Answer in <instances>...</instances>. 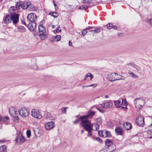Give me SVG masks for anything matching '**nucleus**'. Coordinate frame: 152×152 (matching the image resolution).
I'll use <instances>...</instances> for the list:
<instances>
[{
	"label": "nucleus",
	"instance_id": "14",
	"mask_svg": "<svg viewBox=\"0 0 152 152\" xmlns=\"http://www.w3.org/2000/svg\"><path fill=\"white\" fill-rule=\"evenodd\" d=\"M36 26V23L35 22H30L26 27L30 31H33L35 29Z\"/></svg>",
	"mask_w": 152,
	"mask_h": 152
},
{
	"label": "nucleus",
	"instance_id": "44",
	"mask_svg": "<svg viewBox=\"0 0 152 152\" xmlns=\"http://www.w3.org/2000/svg\"><path fill=\"white\" fill-rule=\"evenodd\" d=\"M112 24L111 23H109L107 25V27L108 29H110L112 28Z\"/></svg>",
	"mask_w": 152,
	"mask_h": 152
},
{
	"label": "nucleus",
	"instance_id": "11",
	"mask_svg": "<svg viewBox=\"0 0 152 152\" xmlns=\"http://www.w3.org/2000/svg\"><path fill=\"white\" fill-rule=\"evenodd\" d=\"M117 75L118 76V74L116 73H112L110 74H108L107 78L109 81L113 82L115 80Z\"/></svg>",
	"mask_w": 152,
	"mask_h": 152
},
{
	"label": "nucleus",
	"instance_id": "30",
	"mask_svg": "<svg viewBox=\"0 0 152 152\" xmlns=\"http://www.w3.org/2000/svg\"><path fill=\"white\" fill-rule=\"evenodd\" d=\"M107 125L108 127L111 128L113 126L114 124L111 121H109L107 122Z\"/></svg>",
	"mask_w": 152,
	"mask_h": 152
},
{
	"label": "nucleus",
	"instance_id": "22",
	"mask_svg": "<svg viewBox=\"0 0 152 152\" xmlns=\"http://www.w3.org/2000/svg\"><path fill=\"white\" fill-rule=\"evenodd\" d=\"M29 6L28 7L29 8L30 10L31 11H36L37 8L33 5L31 4L30 1H29Z\"/></svg>",
	"mask_w": 152,
	"mask_h": 152
},
{
	"label": "nucleus",
	"instance_id": "45",
	"mask_svg": "<svg viewBox=\"0 0 152 152\" xmlns=\"http://www.w3.org/2000/svg\"><path fill=\"white\" fill-rule=\"evenodd\" d=\"M61 31V29L59 26H58L56 29V31L57 33Z\"/></svg>",
	"mask_w": 152,
	"mask_h": 152
},
{
	"label": "nucleus",
	"instance_id": "5",
	"mask_svg": "<svg viewBox=\"0 0 152 152\" xmlns=\"http://www.w3.org/2000/svg\"><path fill=\"white\" fill-rule=\"evenodd\" d=\"M89 123H83L82 125V127L84 129L88 132L87 136L88 137L92 136L91 131L93 130V128H92L91 126L89 125Z\"/></svg>",
	"mask_w": 152,
	"mask_h": 152
},
{
	"label": "nucleus",
	"instance_id": "53",
	"mask_svg": "<svg viewBox=\"0 0 152 152\" xmlns=\"http://www.w3.org/2000/svg\"><path fill=\"white\" fill-rule=\"evenodd\" d=\"M19 135L18 134L17 135V136L15 140V142L17 143H18V140L19 139Z\"/></svg>",
	"mask_w": 152,
	"mask_h": 152
},
{
	"label": "nucleus",
	"instance_id": "16",
	"mask_svg": "<svg viewBox=\"0 0 152 152\" xmlns=\"http://www.w3.org/2000/svg\"><path fill=\"white\" fill-rule=\"evenodd\" d=\"M123 127L126 130H129L131 129L132 127V124L130 123L125 122L123 124Z\"/></svg>",
	"mask_w": 152,
	"mask_h": 152
},
{
	"label": "nucleus",
	"instance_id": "19",
	"mask_svg": "<svg viewBox=\"0 0 152 152\" xmlns=\"http://www.w3.org/2000/svg\"><path fill=\"white\" fill-rule=\"evenodd\" d=\"M82 117V116H80V117L78 119H76L75 121H73V123L74 124H76V123H78L79 121H80L81 122V124L82 126V125H83V123H86L87 121L85 120L84 119H81V118Z\"/></svg>",
	"mask_w": 152,
	"mask_h": 152
},
{
	"label": "nucleus",
	"instance_id": "41",
	"mask_svg": "<svg viewBox=\"0 0 152 152\" xmlns=\"http://www.w3.org/2000/svg\"><path fill=\"white\" fill-rule=\"evenodd\" d=\"M104 131H102V130L101 131H99L98 132V133L99 135L101 137H104V135L103 134V133H104Z\"/></svg>",
	"mask_w": 152,
	"mask_h": 152
},
{
	"label": "nucleus",
	"instance_id": "58",
	"mask_svg": "<svg viewBox=\"0 0 152 152\" xmlns=\"http://www.w3.org/2000/svg\"><path fill=\"white\" fill-rule=\"evenodd\" d=\"M117 28V27L115 26H113L112 25V26L111 28H113L114 29H116Z\"/></svg>",
	"mask_w": 152,
	"mask_h": 152
},
{
	"label": "nucleus",
	"instance_id": "56",
	"mask_svg": "<svg viewBox=\"0 0 152 152\" xmlns=\"http://www.w3.org/2000/svg\"><path fill=\"white\" fill-rule=\"evenodd\" d=\"M97 109L99 110V111L100 112H101L102 113H103L104 112V110H101L99 108H98V107L96 108Z\"/></svg>",
	"mask_w": 152,
	"mask_h": 152
},
{
	"label": "nucleus",
	"instance_id": "26",
	"mask_svg": "<svg viewBox=\"0 0 152 152\" xmlns=\"http://www.w3.org/2000/svg\"><path fill=\"white\" fill-rule=\"evenodd\" d=\"M7 149L6 146L3 145L0 147V152H6Z\"/></svg>",
	"mask_w": 152,
	"mask_h": 152
},
{
	"label": "nucleus",
	"instance_id": "4",
	"mask_svg": "<svg viewBox=\"0 0 152 152\" xmlns=\"http://www.w3.org/2000/svg\"><path fill=\"white\" fill-rule=\"evenodd\" d=\"M32 116L34 118L37 119H41L42 116L41 113L38 110L33 109L31 111Z\"/></svg>",
	"mask_w": 152,
	"mask_h": 152
},
{
	"label": "nucleus",
	"instance_id": "59",
	"mask_svg": "<svg viewBox=\"0 0 152 152\" xmlns=\"http://www.w3.org/2000/svg\"><path fill=\"white\" fill-rule=\"evenodd\" d=\"M79 9H80L82 10H85L83 5H82V6H80V7H79Z\"/></svg>",
	"mask_w": 152,
	"mask_h": 152
},
{
	"label": "nucleus",
	"instance_id": "17",
	"mask_svg": "<svg viewBox=\"0 0 152 152\" xmlns=\"http://www.w3.org/2000/svg\"><path fill=\"white\" fill-rule=\"evenodd\" d=\"M116 145L115 144H113L110 145L106 147V149H107L108 152H112L114 151L116 149Z\"/></svg>",
	"mask_w": 152,
	"mask_h": 152
},
{
	"label": "nucleus",
	"instance_id": "50",
	"mask_svg": "<svg viewBox=\"0 0 152 152\" xmlns=\"http://www.w3.org/2000/svg\"><path fill=\"white\" fill-rule=\"evenodd\" d=\"M66 108H64L62 109L61 112L62 113L65 114L66 113Z\"/></svg>",
	"mask_w": 152,
	"mask_h": 152
},
{
	"label": "nucleus",
	"instance_id": "7",
	"mask_svg": "<svg viewBox=\"0 0 152 152\" xmlns=\"http://www.w3.org/2000/svg\"><path fill=\"white\" fill-rule=\"evenodd\" d=\"M136 123L138 126L143 127L145 125L144 117L141 115L138 116L136 119Z\"/></svg>",
	"mask_w": 152,
	"mask_h": 152
},
{
	"label": "nucleus",
	"instance_id": "35",
	"mask_svg": "<svg viewBox=\"0 0 152 152\" xmlns=\"http://www.w3.org/2000/svg\"><path fill=\"white\" fill-rule=\"evenodd\" d=\"M104 133L105 134V137H111V134L110 132L108 131L105 130Z\"/></svg>",
	"mask_w": 152,
	"mask_h": 152
},
{
	"label": "nucleus",
	"instance_id": "39",
	"mask_svg": "<svg viewBox=\"0 0 152 152\" xmlns=\"http://www.w3.org/2000/svg\"><path fill=\"white\" fill-rule=\"evenodd\" d=\"M15 10V9H14V7H10L9 9V12L10 13L11 15H12V13L13 14L14 13V12H12V11H14Z\"/></svg>",
	"mask_w": 152,
	"mask_h": 152
},
{
	"label": "nucleus",
	"instance_id": "63",
	"mask_svg": "<svg viewBox=\"0 0 152 152\" xmlns=\"http://www.w3.org/2000/svg\"><path fill=\"white\" fill-rule=\"evenodd\" d=\"M121 108L122 109H124V110H127V108L126 107V106L125 107H124L121 106Z\"/></svg>",
	"mask_w": 152,
	"mask_h": 152
},
{
	"label": "nucleus",
	"instance_id": "24",
	"mask_svg": "<svg viewBox=\"0 0 152 152\" xmlns=\"http://www.w3.org/2000/svg\"><path fill=\"white\" fill-rule=\"evenodd\" d=\"M91 77V80L93 77V76L91 73H88L84 77L83 80H85L88 77Z\"/></svg>",
	"mask_w": 152,
	"mask_h": 152
},
{
	"label": "nucleus",
	"instance_id": "61",
	"mask_svg": "<svg viewBox=\"0 0 152 152\" xmlns=\"http://www.w3.org/2000/svg\"><path fill=\"white\" fill-rule=\"evenodd\" d=\"M50 41L51 42H53L54 41H55V39L54 37H52V38H51L50 39Z\"/></svg>",
	"mask_w": 152,
	"mask_h": 152
},
{
	"label": "nucleus",
	"instance_id": "37",
	"mask_svg": "<svg viewBox=\"0 0 152 152\" xmlns=\"http://www.w3.org/2000/svg\"><path fill=\"white\" fill-rule=\"evenodd\" d=\"M129 74L132 77L134 78H138V77L133 72H132L130 71H129L128 72Z\"/></svg>",
	"mask_w": 152,
	"mask_h": 152
},
{
	"label": "nucleus",
	"instance_id": "12",
	"mask_svg": "<svg viewBox=\"0 0 152 152\" xmlns=\"http://www.w3.org/2000/svg\"><path fill=\"white\" fill-rule=\"evenodd\" d=\"M89 123V125L92 126V128H93V130L97 131L99 129V125L98 124H91L90 121H87L86 123Z\"/></svg>",
	"mask_w": 152,
	"mask_h": 152
},
{
	"label": "nucleus",
	"instance_id": "47",
	"mask_svg": "<svg viewBox=\"0 0 152 152\" xmlns=\"http://www.w3.org/2000/svg\"><path fill=\"white\" fill-rule=\"evenodd\" d=\"M87 29H84L83 31H82V34L83 35H85L87 33Z\"/></svg>",
	"mask_w": 152,
	"mask_h": 152
},
{
	"label": "nucleus",
	"instance_id": "60",
	"mask_svg": "<svg viewBox=\"0 0 152 152\" xmlns=\"http://www.w3.org/2000/svg\"><path fill=\"white\" fill-rule=\"evenodd\" d=\"M83 6H84L85 10L86 9H87L88 8H89V7L88 6V5H83Z\"/></svg>",
	"mask_w": 152,
	"mask_h": 152
},
{
	"label": "nucleus",
	"instance_id": "13",
	"mask_svg": "<svg viewBox=\"0 0 152 152\" xmlns=\"http://www.w3.org/2000/svg\"><path fill=\"white\" fill-rule=\"evenodd\" d=\"M55 124L53 121H50L47 123L45 125V127L46 130H50L54 128Z\"/></svg>",
	"mask_w": 152,
	"mask_h": 152
},
{
	"label": "nucleus",
	"instance_id": "2",
	"mask_svg": "<svg viewBox=\"0 0 152 152\" xmlns=\"http://www.w3.org/2000/svg\"><path fill=\"white\" fill-rule=\"evenodd\" d=\"M9 112L14 117L13 120L14 122L16 123H18L19 122V110L18 109L12 107L9 109Z\"/></svg>",
	"mask_w": 152,
	"mask_h": 152
},
{
	"label": "nucleus",
	"instance_id": "57",
	"mask_svg": "<svg viewBox=\"0 0 152 152\" xmlns=\"http://www.w3.org/2000/svg\"><path fill=\"white\" fill-rule=\"evenodd\" d=\"M16 8L17 9H19V5L18 4V3L17 2L16 4L15 5Z\"/></svg>",
	"mask_w": 152,
	"mask_h": 152
},
{
	"label": "nucleus",
	"instance_id": "23",
	"mask_svg": "<svg viewBox=\"0 0 152 152\" xmlns=\"http://www.w3.org/2000/svg\"><path fill=\"white\" fill-rule=\"evenodd\" d=\"M35 135L39 137L42 135V133L41 131L38 130V129L34 130Z\"/></svg>",
	"mask_w": 152,
	"mask_h": 152
},
{
	"label": "nucleus",
	"instance_id": "52",
	"mask_svg": "<svg viewBox=\"0 0 152 152\" xmlns=\"http://www.w3.org/2000/svg\"><path fill=\"white\" fill-rule=\"evenodd\" d=\"M99 152H108V151L106 148H105L103 149L101 151H100Z\"/></svg>",
	"mask_w": 152,
	"mask_h": 152
},
{
	"label": "nucleus",
	"instance_id": "42",
	"mask_svg": "<svg viewBox=\"0 0 152 152\" xmlns=\"http://www.w3.org/2000/svg\"><path fill=\"white\" fill-rule=\"evenodd\" d=\"M122 104L126 106V105L127 104V102L125 99H122Z\"/></svg>",
	"mask_w": 152,
	"mask_h": 152
},
{
	"label": "nucleus",
	"instance_id": "48",
	"mask_svg": "<svg viewBox=\"0 0 152 152\" xmlns=\"http://www.w3.org/2000/svg\"><path fill=\"white\" fill-rule=\"evenodd\" d=\"M87 4L89 7H91L94 5V4L91 1H90Z\"/></svg>",
	"mask_w": 152,
	"mask_h": 152
},
{
	"label": "nucleus",
	"instance_id": "27",
	"mask_svg": "<svg viewBox=\"0 0 152 152\" xmlns=\"http://www.w3.org/2000/svg\"><path fill=\"white\" fill-rule=\"evenodd\" d=\"M49 15L53 16L54 18H57L58 15V14L57 12H51L49 13Z\"/></svg>",
	"mask_w": 152,
	"mask_h": 152
},
{
	"label": "nucleus",
	"instance_id": "1",
	"mask_svg": "<svg viewBox=\"0 0 152 152\" xmlns=\"http://www.w3.org/2000/svg\"><path fill=\"white\" fill-rule=\"evenodd\" d=\"M18 14L15 13L14 14L6 15L4 18V22L6 24H8L12 21L13 23L15 24L18 21Z\"/></svg>",
	"mask_w": 152,
	"mask_h": 152
},
{
	"label": "nucleus",
	"instance_id": "15",
	"mask_svg": "<svg viewBox=\"0 0 152 152\" xmlns=\"http://www.w3.org/2000/svg\"><path fill=\"white\" fill-rule=\"evenodd\" d=\"M113 105L112 102H107L101 104V107L104 108H109L112 107Z\"/></svg>",
	"mask_w": 152,
	"mask_h": 152
},
{
	"label": "nucleus",
	"instance_id": "33",
	"mask_svg": "<svg viewBox=\"0 0 152 152\" xmlns=\"http://www.w3.org/2000/svg\"><path fill=\"white\" fill-rule=\"evenodd\" d=\"M26 28L22 26H20V32H24L26 31Z\"/></svg>",
	"mask_w": 152,
	"mask_h": 152
},
{
	"label": "nucleus",
	"instance_id": "62",
	"mask_svg": "<svg viewBox=\"0 0 152 152\" xmlns=\"http://www.w3.org/2000/svg\"><path fill=\"white\" fill-rule=\"evenodd\" d=\"M148 133H152V129L149 130L147 131Z\"/></svg>",
	"mask_w": 152,
	"mask_h": 152
},
{
	"label": "nucleus",
	"instance_id": "46",
	"mask_svg": "<svg viewBox=\"0 0 152 152\" xmlns=\"http://www.w3.org/2000/svg\"><path fill=\"white\" fill-rule=\"evenodd\" d=\"M96 140L101 143L102 142V140L99 137H97L96 138Z\"/></svg>",
	"mask_w": 152,
	"mask_h": 152
},
{
	"label": "nucleus",
	"instance_id": "29",
	"mask_svg": "<svg viewBox=\"0 0 152 152\" xmlns=\"http://www.w3.org/2000/svg\"><path fill=\"white\" fill-rule=\"evenodd\" d=\"M46 118L47 119H49L50 120L53 119V116L51 115L50 113H48L46 114Z\"/></svg>",
	"mask_w": 152,
	"mask_h": 152
},
{
	"label": "nucleus",
	"instance_id": "32",
	"mask_svg": "<svg viewBox=\"0 0 152 152\" xmlns=\"http://www.w3.org/2000/svg\"><path fill=\"white\" fill-rule=\"evenodd\" d=\"M61 37L60 35H57L54 37L55 41L58 42L61 39Z\"/></svg>",
	"mask_w": 152,
	"mask_h": 152
},
{
	"label": "nucleus",
	"instance_id": "28",
	"mask_svg": "<svg viewBox=\"0 0 152 152\" xmlns=\"http://www.w3.org/2000/svg\"><path fill=\"white\" fill-rule=\"evenodd\" d=\"M9 120V118L8 116L1 117L0 121L2 122H6Z\"/></svg>",
	"mask_w": 152,
	"mask_h": 152
},
{
	"label": "nucleus",
	"instance_id": "25",
	"mask_svg": "<svg viewBox=\"0 0 152 152\" xmlns=\"http://www.w3.org/2000/svg\"><path fill=\"white\" fill-rule=\"evenodd\" d=\"M115 105L117 107H120L121 106V101L119 100L114 101Z\"/></svg>",
	"mask_w": 152,
	"mask_h": 152
},
{
	"label": "nucleus",
	"instance_id": "20",
	"mask_svg": "<svg viewBox=\"0 0 152 152\" xmlns=\"http://www.w3.org/2000/svg\"><path fill=\"white\" fill-rule=\"evenodd\" d=\"M29 1L28 2L25 1L22 3L21 5L20 4V6L23 9H26L29 6Z\"/></svg>",
	"mask_w": 152,
	"mask_h": 152
},
{
	"label": "nucleus",
	"instance_id": "51",
	"mask_svg": "<svg viewBox=\"0 0 152 152\" xmlns=\"http://www.w3.org/2000/svg\"><path fill=\"white\" fill-rule=\"evenodd\" d=\"M96 32H94V33L95 34L99 33L100 31V29L99 28H96Z\"/></svg>",
	"mask_w": 152,
	"mask_h": 152
},
{
	"label": "nucleus",
	"instance_id": "21",
	"mask_svg": "<svg viewBox=\"0 0 152 152\" xmlns=\"http://www.w3.org/2000/svg\"><path fill=\"white\" fill-rule=\"evenodd\" d=\"M105 142L106 145L105 147L106 148L113 144V141L109 139H106Z\"/></svg>",
	"mask_w": 152,
	"mask_h": 152
},
{
	"label": "nucleus",
	"instance_id": "38",
	"mask_svg": "<svg viewBox=\"0 0 152 152\" xmlns=\"http://www.w3.org/2000/svg\"><path fill=\"white\" fill-rule=\"evenodd\" d=\"M97 86V84H94L89 86H82L83 88H84L85 87H93L94 88H95Z\"/></svg>",
	"mask_w": 152,
	"mask_h": 152
},
{
	"label": "nucleus",
	"instance_id": "6",
	"mask_svg": "<svg viewBox=\"0 0 152 152\" xmlns=\"http://www.w3.org/2000/svg\"><path fill=\"white\" fill-rule=\"evenodd\" d=\"M29 110L27 108L25 107L21 108L20 110V115L22 117H26L28 116Z\"/></svg>",
	"mask_w": 152,
	"mask_h": 152
},
{
	"label": "nucleus",
	"instance_id": "49",
	"mask_svg": "<svg viewBox=\"0 0 152 152\" xmlns=\"http://www.w3.org/2000/svg\"><path fill=\"white\" fill-rule=\"evenodd\" d=\"M92 0H83V1L84 3L88 4L90 1H91Z\"/></svg>",
	"mask_w": 152,
	"mask_h": 152
},
{
	"label": "nucleus",
	"instance_id": "64",
	"mask_svg": "<svg viewBox=\"0 0 152 152\" xmlns=\"http://www.w3.org/2000/svg\"><path fill=\"white\" fill-rule=\"evenodd\" d=\"M69 46H72V42L70 41H69Z\"/></svg>",
	"mask_w": 152,
	"mask_h": 152
},
{
	"label": "nucleus",
	"instance_id": "34",
	"mask_svg": "<svg viewBox=\"0 0 152 152\" xmlns=\"http://www.w3.org/2000/svg\"><path fill=\"white\" fill-rule=\"evenodd\" d=\"M96 124H101L102 122V120L100 118H98L96 119Z\"/></svg>",
	"mask_w": 152,
	"mask_h": 152
},
{
	"label": "nucleus",
	"instance_id": "31",
	"mask_svg": "<svg viewBox=\"0 0 152 152\" xmlns=\"http://www.w3.org/2000/svg\"><path fill=\"white\" fill-rule=\"evenodd\" d=\"M20 133L21 134V136L20 137V142L23 143L25 141V139L24 137L22 135L21 133L20 132Z\"/></svg>",
	"mask_w": 152,
	"mask_h": 152
},
{
	"label": "nucleus",
	"instance_id": "8",
	"mask_svg": "<svg viewBox=\"0 0 152 152\" xmlns=\"http://www.w3.org/2000/svg\"><path fill=\"white\" fill-rule=\"evenodd\" d=\"M38 29L39 32L41 33H40L39 36L41 38L43 37V39L46 38V35L44 34V33L45 32L46 29L45 28L42 24L39 25V26Z\"/></svg>",
	"mask_w": 152,
	"mask_h": 152
},
{
	"label": "nucleus",
	"instance_id": "10",
	"mask_svg": "<svg viewBox=\"0 0 152 152\" xmlns=\"http://www.w3.org/2000/svg\"><path fill=\"white\" fill-rule=\"evenodd\" d=\"M37 18L36 14L33 13L29 14L27 17L28 20L30 22H35L37 20Z\"/></svg>",
	"mask_w": 152,
	"mask_h": 152
},
{
	"label": "nucleus",
	"instance_id": "36",
	"mask_svg": "<svg viewBox=\"0 0 152 152\" xmlns=\"http://www.w3.org/2000/svg\"><path fill=\"white\" fill-rule=\"evenodd\" d=\"M131 64L132 67L135 68L137 70L140 71L141 70L140 67L138 66L137 65L135 64Z\"/></svg>",
	"mask_w": 152,
	"mask_h": 152
},
{
	"label": "nucleus",
	"instance_id": "9",
	"mask_svg": "<svg viewBox=\"0 0 152 152\" xmlns=\"http://www.w3.org/2000/svg\"><path fill=\"white\" fill-rule=\"evenodd\" d=\"M95 112L94 111L90 110L88 112L87 115L82 116L81 119H84L85 120L89 121L88 118L89 117L92 118L93 116L95 114Z\"/></svg>",
	"mask_w": 152,
	"mask_h": 152
},
{
	"label": "nucleus",
	"instance_id": "3",
	"mask_svg": "<svg viewBox=\"0 0 152 152\" xmlns=\"http://www.w3.org/2000/svg\"><path fill=\"white\" fill-rule=\"evenodd\" d=\"M145 101L140 98H137L135 99L134 104L135 107L140 109H141L145 104Z\"/></svg>",
	"mask_w": 152,
	"mask_h": 152
},
{
	"label": "nucleus",
	"instance_id": "18",
	"mask_svg": "<svg viewBox=\"0 0 152 152\" xmlns=\"http://www.w3.org/2000/svg\"><path fill=\"white\" fill-rule=\"evenodd\" d=\"M115 131L117 135H122L123 134V131L122 128L118 127L115 128Z\"/></svg>",
	"mask_w": 152,
	"mask_h": 152
},
{
	"label": "nucleus",
	"instance_id": "55",
	"mask_svg": "<svg viewBox=\"0 0 152 152\" xmlns=\"http://www.w3.org/2000/svg\"><path fill=\"white\" fill-rule=\"evenodd\" d=\"M21 22L22 24L25 25L26 26H27V25L26 24L24 20H23L21 19Z\"/></svg>",
	"mask_w": 152,
	"mask_h": 152
},
{
	"label": "nucleus",
	"instance_id": "54",
	"mask_svg": "<svg viewBox=\"0 0 152 152\" xmlns=\"http://www.w3.org/2000/svg\"><path fill=\"white\" fill-rule=\"evenodd\" d=\"M148 23H149L151 26H152V18L149 19Z\"/></svg>",
	"mask_w": 152,
	"mask_h": 152
},
{
	"label": "nucleus",
	"instance_id": "43",
	"mask_svg": "<svg viewBox=\"0 0 152 152\" xmlns=\"http://www.w3.org/2000/svg\"><path fill=\"white\" fill-rule=\"evenodd\" d=\"M123 77V76L118 75V76L117 75V77H116L115 80L122 79V78Z\"/></svg>",
	"mask_w": 152,
	"mask_h": 152
},
{
	"label": "nucleus",
	"instance_id": "40",
	"mask_svg": "<svg viewBox=\"0 0 152 152\" xmlns=\"http://www.w3.org/2000/svg\"><path fill=\"white\" fill-rule=\"evenodd\" d=\"M26 134L28 137L29 138L31 137V132L30 130H28L26 131Z\"/></svg>",
	"mask_w": 152,
	"mask_h": 152
}]
</instances>
